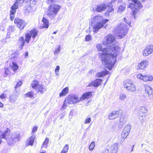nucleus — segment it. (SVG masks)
Segmentation results:
<instances>
[{"mask_svg": "<svg viewBox=\"0 0 153 153\" xmlns=\"http://www.w3.org/2000/svg\"><path fill=\"white\" fill-rule=\"evenodd\" d=\"M126 121L127 118L126 116H121L119 120L120 123L124 124L126 122Z\"/></svg>", "mask_w": 153, "mask_h": 153, "instance_id": "obj_33", "label": "nucleus"}, {"mask_svg": "<svg viewBox=\"0 0 153 153\" xmlns=\"http://www.w3.org/2000/svg\"><path fill=\"white\" fill-rule=\"evenodd\" d=\"M123 85L125 86H131L134 85V84L131 81L127 79L123 82Z\"/></svg>", "mask_w": 153, "mask_h": 153, "instance_id": "obj_26", "label": "nucleus"}, {"mask_svg": "<svg viewBox=\"0 0 153 153\" xmlns=\"http://www.w3.org/2000/svg\"><path fill=\"white\" fill-rule=\"evenodd\" d=\"M153 53V45L147 46L143 51V55L144 56H148Z\"/></svg>", "mask_w": 153, "mask_h": 153, "instance_id": "obj_12", "label": "nucleus"}, {"mask_svg": "<svg viewBox=\"0 0 153 153\" xmlns=\"http://www.w3.org/2000/svg\"><path fill=\"white\" fill-rule=\"evenodd\" d=\"M118 144L117 143H115L113 145L111 146V153H117L118 149Z\"/></svg>", "mask_w": 153, "mask_h": 153, "instance_id": "obj_19", "label": "nucleus"}, {"mask_svg": "<svg viewBox=\"0 0 153 153\" xmlns=\"http://www.w3.org/2000/svg\"><path fill=\"white\" fill-rule=\"evenodd\" d=\"M109 73V71L107 70H104L101 72H98L97 74V76L98 77H100L106 75Z\"/></svg>", "mask_w": 153, "mask_h": 153, "instance_id": "obj_21", "label": "nucleus"}, {"mask_svg": "<svg viewBox=\"0 0 153 153\" xmlns=\"http://www.w3.org/2000/svg\"><path fill=\"white\" fill-rule=\"evenodd\" d=\"M144 76L141 74H139L137 75L138 78L143 79V80Z\"/></svg>", "mask_w": 153, "mask_h": 153, "instance_id": "obj_51", "label": "nucleus"}, {"mask_svg": "<svg viewBox=\"0 0 153 153\" xmlns=\"http://www.w3.org/2000/svg\"><path fill=\"white\" fill-rule=\"evenodd\" d=\"M66 98L71 104H75L82 101L81 97L76 94L69 95Z\"/></svg>", "mask_w": 153, "mask_h": 153, "instance_id": "obj_6", "label": "nucleus"}, {"mask_svg": "<svg viewBox=\"0 0 153 153\" xmlns=\"http://www.w3.org/2000/svg\"><path fill=\"white\" fill-rule=\"evenodd\" d=\"M43 23V27L45 28H48L49 26V22L48 19L45 17H43L42 20Z\"/></svg>", "mask_w": 153, "mask_h": 153, "instance_id": "obj_23", "label": "nucleus"}, {"mask_svg": "<svg viewBox=\"0 0 153 153\" xmlns=\"http://www.w3.org/2000/svg\"><path fill=\"white\" fill-rule=\"evenodd\" d=\"M11 133V130L8 128H6V130L2 132L0 130V144L2 142V139L7 140L9 138Z\"/></svg>", "mask_w": 153, "mask_h": 153, "instance_id": "obj_8", "label": "nucleus"}, {"mask_svg": "<svg viewBox=\"0 0 153 153\" xmlns=\"http://www.w3.org/2000/svg\"><path fill=\"white\" fill-rule=\"evenodd\" d=\"M131 128V126L129 125H127L125 127L121 135V138L122 140H124L126 138L129 134Z\"/></svg>", "mask_w": 153, "mask_h": 153, "instance_id": "obj_11", "label": "nucleus"}, {"mask_svg": "<svg viewBox=\"0 0 153 153\" xmlns=\"http://www.w3.org/2000/svg\"><path fill=\"white\" fill-rule=\"evenodd\" d=\"M39 153H46L45 152H40Z\"/></svg>", "mask_w": 153, "mask_h": 153, "instance_id": "obj_64", "label": "nucleus"}, {"mask_svg": "<svg viewBox=\"0 0 153 153\" xmlns=\"http://www.w3.org/2000/svg\"><path fill=\"white\" fill-rule=\"evenodd\" d=\"M145 91L149 95L152 94L153 90L151 88V87H146Z\"/></svg>", "mask_w": 153, "mask_h": 153, "instance_id": "obj_31", "label": "nucleus"}, {"mask_svg": "<svg viewBox=\"0 0 153 153\" xmlns=\"http://www.w3.org/2000/svg\"><path fill=\"white\" fill-rule=\"evenodd\" d=\"M12 57H13L14 59L18 57V54H16L15 53L13 54L12 55Z\"/></svg>", "mask_w": 153, "mask_h": 153, "instance_id": "obj_56", "label": "nucleus"}, {"mask_svg": "<svg viewBox=\"0 0 153 153\" xmlns=\"http://www.w3.org/2000/svg\"><path fill=\"white\" fill-rule=\"evenodd\" d=\"M33 1H31V0H30V4H31V2H32L33 3V4H36V2L34 1V0H32Z\"/></svg>", "mask_w": 153, "mask_h": 153, "instance_id": "obj_61", "label": "nucleus"}, {"mask_svg": "<svg viewBox=\"0 0 153 153\" xmlns=\"http://www.w3.org/2000/svg\"><path fill=\"white\" fill-rule=\"evenodd\" d=\"M55 1V0H47V2L48 4H50L54 2Z\"/></svg>", "mask_w": 153, "mask_h": 153, "instance_id": "obj_54", "label": "nucleus"}, {"mask_svg": "<svg viewBox=\"0 0 153 153\" xmlns=\"http://www.w3.org/2000/svg\"><path fill=\"white\" fill-rule=\"evenodd\" d=\"M116 40L114 36L111 34H108L105 37V40L103 42V45L107 46L111 51L110 53L113 55L112 62V66H113L114 64H115L116 61V58L118 55L120 51V48L118 46L117 43H115Z\"/></svg>", "mask_w": 153, "mask_h": 153, "instance_id": "obj_1", "label": "nucleus"}, {"mask_svg": "<svg viewBox=\"0 0 153 153\" xmlns=\"http://www.w3.org/2000/svg\"><path fill=\"white\" fill-rule=\"evenodd\" d=\"M15 13L16 12H14L12 11H10V19L11 21H13V19L14 16V14H15Z\"/></svg>", "mask_w": 153, "mask_h": 153, "instance_id": "obj_39", "label": "nucleus"}, {"mask_svg": "<svg viewBox=\"0 0 153 153\" xmlns=\"http://www.w3.org/2000/svg\"><path fill=\"white\" fill-rule=\"evenodd\" d=\"M22 84V82L21 80H20L17 83L16 86H21Z\"/></svg>", "mask_w": 153, "mask_h": 153, "instance_id": "obj_55", "label": "nucleus"}, {"mask_svg": "<svg viewBox=\"0 0 153 153\" xmlns=\"http://www.w3.org/2000/svg\"><path fill=\"white\" fill-rule=\"evenodd\" d=\"M20 136L19 134H18L16 136L14 139H12V140L13 141L14 140V139L16 138H17V139L19 140L20 138Z\"/></svg>", "mask_w": 153, "mask_h": 153, "instance_id": "obj_58", "label": "nucleus"}, {"mask_svg": "<svg viewBox=\"0 0 153 153\" xmlns=\"http://www.w3.org/2000/svg\"><path fill=\"white\" fill-rule=\"evenodd\" d=\"M4 77L7 76V75L9 74L10 71L7 68H5L4 69Z\"/></svg>", "mask_w": 153, "mask_h": 153, "instance_id": "obj_40", "label": "nucleus"}, {"mask_svg": "<svg viewBox=\"0 0 153 153\" xmlns=\"http://www.w3.org/2000/svg\"><path fill=\"white\" fill-rule=\"evenodd\" d=\"M97 48L98 51L101 52L99 53V57L101 59L102 63L106 65L105 67L108 68L109 70H111L112 68L114 66V64L113 66H112V62H111L113 58V55L110 53L111 51L110 49L106 47V48H102V45L101 44H98L97 45Z\"/></svg>", "mask_w": 153, "mask_h": 153, "instance_id": "obj_2", "label": "nucleus"}, {"mask_svg": "<svg viewBox=\"0 0 153 153\" xmlns=\"http://www.w3.org/2000/svg\"><path fill=\"white\" fill-rule=\"evenodd\" d=\"M148 64V62L147 60L142 61L138 65V68L142 69L144 68Z\"/></svg>", "mask_w": 153, "mask_h": 153, "instance_id": "obj_18", "label": "nucleus"}, {"mask_svg": "<svg viewBox=\"0 0 153 153\" xmlns=\"http://www.w3.org/2000/svg\"><path fill=\"white\" fill-rule=\"evenodd\" d=\"M44 91L43 90V88L42 87H40L37 90V92H42Z\"/></svg>", "mask_w": 153, "mask_h": 153, "instance_id": "obj_52", "label": "nucleus"}, {"mask_svg": "<svg viewBox=\"0 0 153 153\" xmlns=\"http://www.w3.org/2000/svg\"><path fill=\"white\" fill-rule=\"evenodd\" d=\"M60 70V67L59 66H57L55 70V74L57 76L59 75V70Z\"/></svg>", "mask_w": 153, "mask_h": 153, "instance_id": "obj_38", "label": "nucleus"}, {"mask_svg": "<svg viewBox=\"0 0 153 153\" xmlns=\"http://www.w3.org/2000/svg\"><path fill=\"white\" fill-rule=\"evenodd\" d=\"M25 57L26 58H27L28 56V53L27 52H26L25 53Z\"/></svg>", "mask_w": 153, "mask_h": 153, "instance_id": "obj_60", "label": "nucleus"}, {"mask_svg": "<svg viewBox=\"0 0 153 153\" xmlns=\"http://www.w3.org/2000/svg\"><path fill=\"white\" fill-rule=\"evenodd\" d=\"M147 112V110L146 108L143 106L140 107L139 112V119L140 121H143L146 116V113Z\"/></svg>", "mask_w": 153, "mask_h": 153, "instance_id": "obj_13", "label": "nucleus"}, {"mask_svg": "<svg viewBox=\"0 0 153 153\" xmlns=\"http://www.w3.org/2000/svg\"><path fill=\"white\" fill-rule=\"evenodd\" d=\"M14 23L21 30H22L26 25V22L23 20L18 18L15 19Z\"/></svg>", "mask_w": 153, "mask_h": 153, "instance_id": "obj_9", "label": "nucleus"}, {"mask_svg": "<svg viewBox=\"0 0 153 153\" xmlns=\"http://www.w3.org/2000/svg\"><path fill=\"white\" fill-rule=\"evenodd\" d=\"M49 138L46 137L42 144L41 148H47L49 142Z\"/></svg>", "mask_w": 153, "mask_h": 153, "instance_id": "obj_29", "label": "nucleus"}, {"mask_svg": "<svg viewBox=\"0 0 153 153\" xmlns=\"http://www.w3.org/2000/svg\"><path fill=\"white\" fill-rule=\"evenodd\" d=\"M35 137L33 136L30 137L29 139L27 140L26 143V145L28 146L29 145L32 146L34 143Z\"/></svg>", "mask_w": 153, "mask_h": 153, "instance_id": "obj_20", "label": "nucleus"}, {"mask_svg": "<svg viewBox=\"0 0 153 153\" xmlns=\"http://www.w3.org/2000/svg\"><path fill=\"white\" fill-rule=\"evenodd\" d=\"M128 17H125L123 20V22L120 23L117 25L114 30V33L116 35L118 36L120 39H122L126 36L128 31V26L126 24L131 27V22Z\"/></svg>", "mask_w": 153, "mask_h": 153, "instance_id": "obj_3", "label": "nucleus"}, {"mask_svg": "<svg viewBox=\"0 0 153 153\" xmlns=\"http://www.w3.org/2000/svg\"><path fill=\"white\" fill-rule=\"evenodd\" d=\"M30 8L29 7L28 8H25L24 10V13L26 14H27L29 12Z\"/></svg>", "mask_w": 153, "mask_h": 153, "instance_id": "obj_50", "label": "nucleus"}, {"mask_svg": "<svg viewBox=\"0 0 153 153\" xmlns=\"http://www.w3.org/2000/svg\"><path fill=\"white\" fill-rule=\"evenodd\" d=\"M153 79V77L152 76L147 75H144L143 81L145 82L152 81Z\"/></svg>", "mask_w": 153, "mask_h": 153, "instance_id": "obj_27", "label": "nucleus"}, {"mask_svg": "<svg viewBox=\"0 0 153 153\" xmlns=\"http://www.w3.org/2000/svg\"><path fill=\"white\" fill-rule=\"evenodd\" d=\"M91 122V119L90 118H88L85 119V123L87 124L90 123Z\"/></svg>", "mask_w": 153, "mask_h": 153, "instance_id": "obj_44", "label": "nucleus"}, {"mask_svg": "<svg viewBox=\"0 0 153 153\" xmlns=\"http://www.w3.org/2000/svg\"><path fill=\"white\" fill-rule=\"evenodd\" d=\"M19 5H20L19 4V3L16 1L11 7V10L10 11L16 12V10L18 8Z\"/></svg>", "mask_w": 153, "mask_h": 153, "instance_id": "obj_25", "label": "nucleus"}, {"mask_svg": "<svg viewBox=\"0 0 153 153\" xmlns=\"http://www.w3.org/2000/svg\"><path fill=\"white\" fill-rule=\"evenodd\" d=\"M38 128L36 126H34L33 128L32 131V133H35L37 130Z\"/></svg>", "mask_w": 153, "mask_h": 153, "instance_id": "obj_47", "label": "nucleus"}, {"mask_svg": "<svg viewBox=\"0 0 153 153\" xmlns=\"http://www.w3.org/2000/svg\"><path fill=\"white\" fill-rule=\"evenodd\" d=\"M109 150L108 149H106L104 150L101 153H108Z\"/></svg>", "mask_w": 153, "mask_h": 153, "instance_id": "obj_53", "label": "nucleus"}, {"mask_svg": "<svg viewBox=\"0 0 153 153\" xmlns=\"http://www.w3.org/2000/svg\"><path fill=\"white\" fill-rule=\"evenodd\" d=\"M38 31L36 29L30 30L29 32V33L31 34V36H32L33 38H34L37 36Z\"/></svg>", "mask_w": 153, "mask_h": 153, "instance_id": "obj_24", "label": "nucleus"}, {"mask_svg": "<svg viewBox=\"0 0 153 153\" xmlns=\"http://www.w3.org/2000/svg\"><path fill=\"white\" fill-rule=\"evenodd\" d=\"M70 103L68 101L67 98L66 97L64 101V103L62 105L61 109L64 110L66 108L68 105L70 104Z\"/></svg>", "mask_w": 153, "mask_h": 153, "instance_id": "obj_28", "label": "nucleus"}, {"mask_svg": "<svg viewBox=\"0 0 153 153\" xmlns=\"http://www.w3.org/2000/svg\"><path fill=\"white\" fill-rule=\"evenodd\" d=\"M106 8V6L104 4H100L97 5L95 11L98 12H102Z\"/></svg>", "mask_w": 153, "mask_h": 153, "instance_id": "obj_17", "label": "nucleus"}, {"mask_svg": "<svg viewBox=\"0 0 153 153\" xmlns=\"http://www.w3.org/2000/svg\"><path fill=\"white\" fill-rule=\"evenodd\" d=\"M125 5L124 6L120 5L119 6L118 10V12H122L125 9Z\"/></svg>", "mask_w": 153, "mask_h": 153, "instance_id": "obj_37", "label": "nucleus"}, {"mask_svg": "<svg viewBox=\"0 0 153 153\" xmlns=\"http://www.w3.org/2000/svg\"><path fill=\"white\" fill-rule=\"evenodd\" d=\"M24 1V0H16V2L19 3L20 6L23 3Z\"/></svg>", "mask_w": 153, "mask_h": 153, "instance_id": "obj_43", "label": "nucleus"}, {"mask_svg": "<svg viewBox=\"0 0 153 153\" xmlns=\"http://www.w3.org/2000/svg\"><path fill=\"white\" fill-rule=\"evenodd\" d=\"M68 149V145H66L64 147L62 151H63L64 152L67 153Z\"/></svg>", "mask_w": 153, "mask_h": 153, "instance_id": "obj_41", "label": "nucleus"}, {"mask_svg": "<svg viewBox=\"0 0 153 153\" xmlns=\"http://www.w3.org/2000/svg\"><path fill=\"white\" fill-rule=\"evenodd\" d=\"M129 3L130 5V8L131 9H134L135 10H133V14L134 15L135 13V11L138 8H141L142 5L141 3L138 0H128Z\"/></svg>", "mask_w": 153, "mask_h": 153, "instance_id": "obj_7", "label": "nucleus"}, {"mask_svg": "<svg viewBox=\"0 0 153 153\" xmlns=\"http://www.w3.org/2000/svg\"><path fill=\"white\" fill-rule=\"evenodd\" d=\"M122 111L119 110L117 111H113L110 113L108 116V117L110 120H114L117 118L119 115L121 114Z\"/></svg>", "mask_w": 153, "mask_h": 153, "instance_id": "obj_10", "label": "nucleus"}, {"mask_svg": "<svg viewBox=\"0 0 153 153\" xmlns=\"http://www.w3.org/2000/svg\"><path fill=\"white\" fill-rule=\"evenodd\" d=\"M94 93L93 91H89L84 93L81 96L82 101L86 99H88L91 98L92 96V93Z\"/></svg>", "mask_w": 153, "mask_h": 153, "instance_id": "obj_15", "label": "nucleus"}, {"mask_svg": "<svg viewBox=\"0 0 153 153\" xmlns=\"http://www.w3.org/2000/svg\"><path fill=\"white\" fill-rule=\"evenodd\" d=\"M25 44V40L24 37L23 36L20 37L18 40L17 45L19 46L18 49L19 50H22Z\"/></svg>", "mask_w": 153, "mask_h": 153, "instance_id": "obj_14", "label": "nucleus"}, {"mask_svg": "<svg viewBox=\"0 0 153 153\" xmlns=\"http://www.w3.org/2000/svg\"><path fill=\"white\" fill-rule=\"evenodd\" d=\"M57 31H55V32H53V34H56V33H57Z\"/></svg>", "mask_w": 153, "mask_h": 153, "instance_id": "obj_63", "label": "nucleus"}, {"mask_svg": "<svg viewBox=\"0 0 153 153\" xmlns=\"http://www.w3.org/2000/svg\"><path fill=\"white\" fill-rule=\"evenodd\" d=\"M7 97V95L3 93L0 95V98L1 99H5Z\"/></svg>", "mask_w": 153, "mask_h": 153, "instance_id": "obj_46", "label": "nucleus"}, {"mask_svg": "<svg viewBox=\"0 0 153 153\" xmlns=\"http://www.w3.org/2000/svg\"><path fill=\"white\" fill-rule=\"evenodd\" d=\"M4 107V104L3 103H2L0 101V108H2Z\"/></svg>", "mask_w": 153, "mask_h": 153, "instance_id": "obj_59", "label": "nucleus"}, {"mask_svg": "<svg viewBox=\"0 0 153 153\" xmlns=\"http://www.w3.org/2000/svg\"><path fill=\"white\" fill-rule=\"evenodd\" d=\"M91 35H87L85 37V40L88 41L91 40Z\"/></svg>", "mask_w": 153, "mask_h": 153, "instance_id": "obj_48", "label": "nucleus"}, {"mask_svg": "<svg viewBox=\"0 0 153 153\" xmlns=\"http://www.w3.org/2000/svg\"><path fill=\"white\" fill-rule=\"evenodd\" d=\"M100 17H101L99 16H95V18L93 19L92 22V25L93 26V31L95 33H97V31L101 28L103 27L104 25L107 22H108V19H104L101 22H99L97 21V22L94 24V21L97 20Z\"/></svg>", "mask_w": 153, "mask_h": 153, "instance_id": "obj_4", "label": "nucleus"}, {"mask_svg": "<svg viewBox=\"0 0 153 153\" xmlns=\"http://www.w3.org/2000/svg\"><path fill=\"white\" fill-rule=\"evenodd\" d=\"M102 81L100 79H96L91 82L87 86H99L101 84Z\"/></svg>", "mask_w": 153, "mask_h": 153, "instance_id": "obj_16", "label": "nucleus"}, {"mask_svg": "<svg viewBox=\"0 0 153 153\" xmlns=\"http://www.w3.org/2000/svg\"><path fill=\"white\" fill-rule=\"evenodd\" d=\"M10 66L14 71H16L19 68L17 64L13 62H12V64L10 65Z\"/></svg>", "mask_w": 153, "mask_h": 153, "instance_id": "obj_32", "label": "nucleus"}, {"mask_svg": "<svg viewBox=\"0 0 153 153\" xmlns=\"http://www.w3.org/2000/svg\"><path fill=\"white\" fill-rule=\"evenodd\" d=\"M10 28H11L12 29H13L12 31H14V27L13 26H11L10 27Z\"/></svg>", "mask_w": 153, "mask_h": 153, "instance_id": "obj_62", "label": "nucleus"}, {"mask_svg": "<svg viewBox=\"0 0 153 153\" xmlns=\"http://www.w3.org/2000/svg\"><path fill=\"white\" fill-rule=\"evenodd\" d=\"M25 97H26L32 98L34 97V94L31 92H29L25 94Z\"/></svg>", "mask_w": 153, "mask_h": 153, "instance_id": "obj_35", "label": "nucleus"}, {"mask_svg": "<svg viewBox=\"0 0 153 153\" xmlns=\"http://www.w3.org/2000/svg\"><path fill=\"white\" fill-rule=\"evenodd\" d=\"M60 7L58 5L55 4H51L48 10V16L51 19L54 18L57 13Z\"/></svg>", "mask_w": 153, "mask_h": 153, "instance_id": "obj_5", "label": "nucleus"}, {"mask_svg": "<svg viewBox=\"0 0 153 153\" xmlns=\"http://www.w3.org/2000/svg\"><path fill=\"white\" fill-rule=\"evenodd\" d=\"M114 11V9L113 8L111 7H110L109 9L108 10V12H111Z\"/></svg>", "mask_w": 153, "mask_h": 153, "instance_id": "obj_57", "label": "nucleus"}, {"mask_svg": "<svg viewBox=\"0 0 153 153\" xmlns=\"http://www.w3.org/2000/svg\"><path fill=\"white\" fill-rule=\"evenodd\" d=\"M30 35L31 34H30L29 33H26L25 34V40L26 42V43L27 44H28L29 43L31 37Z\"/></svg>", "mask_w": 153, "mask_h": 153, "instance_id": "obj_30", "label": "nucleus"}, {"mask_svg": "<svg viewBox=\"0 0 153 153\" xmlns=\"http://www.w3.org/2000/svg\"><path fill=\"white\" fill-rule=\"evenodd\" d=\"M60 46H59V48L58 49H57L54 52V54H56L57 53H59L60 52Z\"/></svg>", "mask_w": 153, "mask_h": 153, "instance_id": "obj_49", "label": "nucleus"}, {"mask_svg": "<svg viewBox=\"0 0 153 153\" xmlns=\"http://www.w3.org/2000/svg\"><path fill=\"white\" fill-rule=\"evenodd\" d=\"M31 86H43L42 85H40V83L37 80H34L31 84Z\"/></svg>", "mask_w": 153, "mask_h": 153, "instance_id": "obj_34", "label": "nucleus"}, {"mask_svg": "<svg viewBox=\"0 0 153 153\" xmlns=\"http://www.w3.org/2000/svg\"><path fill=\"white\" fill-rule=\"evenodd\" d=\"M9 100L11 102H14L15 101V99L14 97L12 95L10 96L9 97Z\"/></svg>", "mask_w": 153, "mask_h": 153, "instance_id": "obj_42", "label": "nucleus"}, {"mask_svg": "<svg viewBox=\"0 0 153 153\" xmlns=\"http://www.w3.org/2000/svg\"><path fill=\"white\" fill-rule=\"evenodd\" d=\"M126 98V96L125 95L123 94H121L120 96V99L121 100H124Z\"/></svg>", "mask_w": 153, "mask_h": 153, "instance_id": "obj_45", "label": "nucleus"}, {"mask_svg": "<svg viewBox=\"0 0 153 153\" xmlns=\"http://www.w3.org/2000/svg\"><path fill=\"white\" fill-rule=\"evenodd\" d=\"M68 92L69 89L68 88L66 87L62 90L61 92L59 94V96L61 97L65 96L68 94Z\"/></svg>", "mask_w": 153, "mask_h": 153, "instance_id": "obj_22", "label": "nucleus"}, {"mask_svg": "<svg viewBox=\"0 0 153 153\" xmlns=\"http://www.w3.org/2000/svg\"><path fill=\"white\" fill-rule=\"evenodd\" d=\"M95 143L94 142H92L91 143L89 147V149L90 151L93 150L94 147Z\"/></svg>", "mask_w": 153, "mask_h": 153, "instance_id": "obj_36", "label": "nucleus"}]
</instances>
